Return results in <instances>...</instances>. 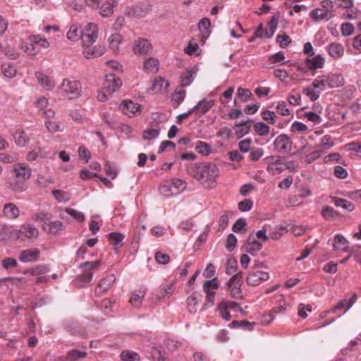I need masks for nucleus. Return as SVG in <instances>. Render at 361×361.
Masks as SVG:
<instances>
[{
  "mask_svg": "<svg viewBox=\"0 0 361 361\" xmlns=\"http://www.w3.org/2000/svg\"><path fill=\"white\" fill-rule=\"evenodd\" d=\"M109 240L111 244L116 247L121 244L122 241L125 238V235L123 233L117 232H111L109 234Z\"/></svg>",
  "mask_w": 361,
  "mask_h": 361,
  "instance_id": "59",
  "label": "nucleus"
},
{
  "mask_svg": "<svg viewBox=\"0 0 361 361\" xmlns=\"http://www.w3.org/2000/svg\"><path fill=\"white\" fill-rule=\"evenodd\" d=\"M16 68L11 63H4L1 66V73L8 78H12L16 75Z\"/></svg>",
  "mask_w": 361,
  "mask_h": 361,
  "instance_id": "50",
  "label": "nucleus"
},
{
  "mask_svg": "<svg viewBox=\"0 0 361 361\" xmlns=\"http://www.w3.org/2000/svg\"><path fill=\"white\" fill-rule=\"evenodd\" d=\"M121 359L123 361H139L140 356L139 355L133 351L130 350H123L121 353Z\"/></svg>",
  "mask_w": 361,
  "mask_h": 361,
  "instance_id": "57",
  "label": "nucleus"
},
{
  "mask_svg": "<svg viewBox=\"0 0 361 361\" xmlns=\"http://www.w3.org/2000/svg\"><path fill=\"white\" fill-rule=\"evenodd\" d=\"M237 96L242 102H245L250 99L252 93L248 89L239 87L237 90Z\"/></svg>",
  "mask_w": 361,
  "mask_h": 361,
  "instance_id": "60",
  "label": "nucleus"
},
{
  "mask_svg": "<svg viewBox=\"0 0 361 361\" xmlns=\"http://www.w3.org/2000/svg\"><path fill=\"white\" fill-rule=\"evenodd\" d=\"M315 87H312V85H309L305 87L302 90L304 94H305L307 97L310 99L311 101H316L320 95V92L319 91L315 90Z\"/></svg>",
  "mask_w": 361,
  "mask_h": 361,
  "instance_id": "56",
  "label": "nucleus"
},
{
  "mask_svg": "<svg viewBox=\"0 0 361 361\" xmlns=\"http://www.w3.org/2000/svg\"><path fill=\"white\" fill-rule=\"evenodd\" d=\"M169 84L164 78H159L155 79L151 87V90L153 93H159L163 91H166Z\"/></svg>",
  "mask_w": 361,
  "mask_h": 361,
  "instance_id": "34",
  "label": "nucleus"
},
{
  "mask_svg": "<svg viewBox=\"0 0 361 361\" xmlns=\"http://www.w3.org/2000/svg\"><path fill=\"white\" fill-rule=\"evenodd\" d=\"M44 123L47 129L50 133L60 132L64 128L63 125L59 121L46 120Z\"/></svg>",
  "mask_w": 361,
  "mask_h": 361,
  "instance_id": "46",
  "label": "nucleus"
},
{
  "mask_svg": "<svg viewBox=\"0 0 361 361\" xmlns=\"http://www.w3.org/2000/svg\"><path fill=\"white\" fill-rule=\"evenodd\" d=\"M276 42L281 47L286 48L287 47L290 43L291 42L290 37L286 35H279L276 36Z\"/></svg>",
  "mask_w": 361,
  "mask_h": 361,
  "instance_id": "61",
  "label": "nucleus"
},
{
  "mask_svg": "<svg viewBox=\"0 0 361 361\" xmlns=\"http://www.w3.org/2000/svg\"><path fill=\"white\" fill-rule=\"evenodd\" d=\"M160 134V128L157 122H151L149 126L142 133V139L150 142L159 137Z\"/></svg>",
  "mask_w": 361,
  "mask_h": 361,
  "instance_id": "15",
  "label": "nucleus"
},
{
  "mask_svg": "<svg viewBox=\"0 0 361 361\" xmlns=\"http://www.w3.org/2000/svg\"><path fill=\"white\" fill-rule=\"evenodd\" d=\"M196 71L193 69L186 70L180 76V82L181 87H188L193 82L196 77Z\"/></svg>",
  "mask_w": 361,
  "mask_h": 361,
  "instance_id": "28",
  "label": "nucleus"
},
{
  "mask_svg": "<svg viewBox=\"0 0 361 361\" xmlns=\"http://www.w3.org/2000/svg\"><path fill=\"white\" fill-rule=\"evenodd\" d=\"M243 280V274L239 272L233 276L228 282V288L231 298L234 299H240L243 298L241 291V284Z\"/></svg>",
  "mask_w": 361,
  "mask_h": 361,
  "instance_id": "9",
  "label": "nucleus"
},
{
  "mask_svg": "<svg viewBox=\"0 0 361 361\" xmlns=\"http://www.w3.org/2000/svg\"><path fill=\"white\" fill-rule=\"evenodd\" d=\"M275 299L276 300V306L272 309L273 313H283L288 305L286 301L283 300V297L282 295H275Z\"/></svg>",
  "mask_w": 361,
  "mask_h": 361,
  "instance_id": "48",
  "label": "nucleus"
},
{
  "mask_svg": "<svg viewBox=\"0 0 361 361\" xmlns=\"http://www.w3.org/2000/svg\"><path fill=\"white\" fill-rule=\"evenodd\" d=\"M105 48L103 46H96L92 48L87 47L83 51V55L86 59L97 58L102 56Z\"/></svg>",
  "mask_w": 361,
  "mask_h": 361,
  "instance_id": "24",
  "label": "nucleus"
},
{
  "mask_svg": "<svg viewBox=\"0 0 361 361\" xmlns=\"http://www.w3.org/2000/svg\"><path fill=\"white\" fill-rule=\"evenodd\" d=\"M348 240L341 235L336 234L334 238V243L333 244L335 250H341L344 252H348L349 248L348 246Z\"/></svg>",
  "mask_w": 361,
  "mask_h": 361,
  "instance_id": "36",
  "label": "nucleus"
},
{
  "mask_svg": "<svg viewBox=\"0 0 361 361\" xmlns=\"http://www.w3.org/2000/svg\"><path fill=\"white\" fill-rule=\"evenodd\" d=\"M14 140L18 147H23L28 144L30 137L25 131L19 130L15 133Z\"/></svg>",
  "mask_w": 361,
  "mask_h": 361,
  "instance_id": "38",
  "label": "nucleus"
},
{
  "mask_svg": "<svg viewBox=\"0 0 361 361\" xmlns=\"http://www.w3.org/2000/svg\"><path fill=\"white\" fill-rule=\"evenodd\" d=\"M268 240L269 237L267 235L266 229H262L257 232L252 231L248 235L245 245V250L246 252L255 256L261 250L262 245L268 241Z\"/></svg>",
  "mask_w": 361,
  "mask_h": 361,
  "instance_id": "3",
  "label": "nucleus"
},
{
  "mask_svg": "<svg viewBox=\"0 0 361 361\" xmlns=\"http://www.w3.org/2000/svg\"><path fill=\"white\" fill-rule=\"evenodd\" d=\"M195 149L198 154L202 156L207 157L212 153L211 145L203 141H197Z\"/></svg>",
  "mask_w": 361,
  "mask_h": 361,
  "instance_id": "45",
  "label": "nucleus"
},
{
  "mask_svg": "<svg viewBox=\"0 0 361 361\" xmlns=\"http://www.w3.org/2000/svg\"><path fill=\"white\" fill-rule=\"evenodd\" d=\"M311 18L315 21H320L323 20H328L331 16L328 11H324L320 8H315L310 12Z\"/></svg>",
  "mask_w": 361,
  "mask_h": 361,
  "instance_id": "44",
  "label": "nucleus"
},
{
  "mask_svg": "<svg viewBox=\"0 0 361 361\" xmlns=\"http://www.w3.org/2000/svg\"><path fill=\"white\" fill-rule=\"evenodd\" d=\"M109 47L114 52L118 51L123 41L122 36L118 33L112 34L108 39Z\"/></svg>",
  "mask_w": 361,
  "mask_h": 361,
  "instance_id": "43",
  "label": "nucleus"
},
{
  "mask_svg": "<svg viewBox=\"0 0 361 361\" xmlns=\"http://www.w3.org/2000/svg\"><path fill=\"white\" fill-rule=\"evenodd\" d=\"M5 216L10 219H17L20 215V210L14 203H7L4 207Z\"/></svg>",
  "mask_w": 361,
  "mask_h": 361,
  "instance_id": "30",
  "label": "nucleus"
},
{
  "mask_svg": "<svg viewBox=\"0 0 361 361\" xmlns=\"http://www.w3.org/2000/svg\"><path fill=\"white\" fill-rule=\"evenodd\" d=\"M36 78H37L38 82L47 90H51L54 86V80L51 78L42 73H37Z\"/></svg>",
  "mask_w": 361,
  "mask_h": 361,
  "instance_id": "35",
  "label": "nucleus"
},
{
  "mask_svg": "<svg viewBox=\"0 0 361 361\" xmlns=\"http://www.w3.org/2000/svg\"><path fill=\"white\" fill-rule=\"evenodd\" d=\"M328 52L329 55L334 59H339L344 54V48L339 43H331L328 47Z\"/></svg>",
  "mask_w": 361,
  "mask_h": 361,
  "instance_id": "33",
  "label": "nucleus"
},
{
  "mask_svg": "<svg viewBox=\"0 0 361 361\" xmlns=\"http://www.w3.org/2000/svg\"><path fill=\"white\" fill-rule=\"evenodd\" d=\"M11 174L13 180L10 183L11 188L18 192H22L26 190L25 182L28 180L32 176V169L25 162H18L13 165Z\"/></svg>",
  "mask_w": 361,
  "mask_h": 361,
  "instance_id": "2",
  "label": "nucleus"
},
{
  "mask_svg": "<svg viewBox=\"0 0 361 361\" xmlns=\"http://www.w3.org/2000/svg\"><path fill=\"white\" fill-rule=\"evenodd\" d=\"M30 42H34L35 47L39 46L44 49L48 48L50 45L48 40L39 35H34L30 36Z\"/></svg>",
  "mask_w": 361,
  "mask_h": 361,
  "instance_id": "51",
  "label": "nucleus"
},
{
  "mask_svg": "<svg viewBox=\"0 0 361 361\" xmlns=\"http://www.w3.org/2000/svg\"><path fill=\"white\" fill-rule=\"evenodd\" d=\"M324 59L318 54L313 58H307L305 59V64L310 70L322 68L324 64Z\"/></svg>",
  "mask_w": 361,
  "mask_h": 361,
  "instance_id": "27",
  "label": "nucleus"
},
{
  "mask_svg": "<svg viewBox=\"0 0 361 361\" xmlns=\"http://www.w3.org/2000/svg\"><path fill=\"white\" fill-rule=\"evenodd\" d=\"M119 108L128 117H133L140 112V106L132 101H123L120 104Z\"/></svg>",
  "mask_w": 361,
  "mask_h": 361,
  "instance_id": "14",
  "label": "nucleus"
},
{
  "mask_svg": "<svg viewBox=\"0 0 361 361\" xmlns=\"http://www.w3.org/2000/svg\"><path fill=\"white\" fill-rule=\"evenodd\" d=\"M82 30L78 23L71 25L66 33L67 39L72 42H76L81 39Z\"/></svg>",
  "mask_w": 361,
  "mask_h": 361,
  "instance_id": "23",
  "label": "nucleus"
},
{
  "mask_svg": "<svg viewBox=\"0 0 361 361\" xmlns=\"http://www.w3.org/2000/svg\"><path fill=\"white\" fill-rule=\"evenodd\" d=\"M218 279L216 277L206 281L203 284V290L206 293V302L202 310H204L207 307L214 305L216 291L218 289Z\"/></svg>",
  "mask_w": 361,
  "mask_h": 361,
  "instance_id": "7",
  "label": "nucleus"
},
{
  "mask_svg": "<svg viewBox=\"0 0 361 361\" xmlns=\"http://www.w3.org/2000/svg\"><path fill=\"white\" fill-rule=\"evenodd\" d=\"M151 355L152 361H169L157 347H152Z\"/></svg>",
  "mask_w": 361,
  "mask_h": 361,
  "instance_id": "64",
  "label": "nucleus"
},
{
  "mask_svg": "<svg viewBox=\"0 0 361 361\" xmlns=\"http://www.w3.org/2000/svg\"><path fill=\"white\" fill-rule=\"evenodd\" d=\"M147 12L148 7L147 6L144 4H137L128 8L126 14L135 18H142L144 17Z\"/></svg>",
  "mask_w": 361,
  "mask_h": 361,
  "instance_id": "21",
  "label": "nucleus"
},
{
  "mask_svg": "<svg viewBox=\"0 0 361 361\" xmlns=\"http://www.w3.org/2000/svg\"><path fill=\"white\" fill-rule=\"evenodd\" d=\"M98 37L97 25L94 23H87L82 29V44L83 47H90L96 42Z\"/></svg>",
  "mask_w": 361,
  "mask_h": 361,
  "instance_id": "8",
  "label": "nucleus"
},
{
  "mask_svg": "<svg viewBox=\"0 0 361 361\" xmlns=\"http://www.w3.org/2000/svg\"><path fill=\"white\" fill-rule=\"evenodd\" d=\"M11 236L14 237V230L6 224H0V241L6 240Z\"/></svg>",
  "mask_w": 361,
  "mask_h": 361,
  "instance_id": "52",
  "label": "nucleus"
},
{
  "mask_svg": "<svg viewBox=\"0 0 361 361\" xmlns=\"http://www.w3.org/2000/svg\"><path fill=\"white\" fill-rule=\"evenodd\" d=\"M133 49L136 55L144 56L150 52L152 45L149 40L139 38L134 42Z\"/></svg>",
  "mask_w": 361,
  "mask_h": 361,
  "instance_id": "13",
  "label": "nucleus"
},
{
  "mask_svg": "<svg viewBox=\"0 0 361 361\" xmlns=\"http://www.w3.org/2000/svg\"><path fill=\"white\" fill-rule=\"evenodd\" d=\"M37 235L38 229L32 224H23L19 229L14 230V237L22 240L37 237Z\"/></svg>",
  "mask_w": 361,
  "mask_h": 361,
  "instance_id": "10",
  "label": "nucleus"
},
{
  "mask_svg": "<svg viewBox=\"0 0 361 361\" xmlns=\"http://www.w3.org/2000/svg\"><path fill=\"white\" fill-rule=\"evenodd\" d=\"M214 105V100H206L202 99L192 109L193 112L196 111V114L201 116L208 112Z\"/></svg>",
  "mask_w": 361,
  "mask_h": 361,
  "instance_id": "19",
  "label": "nucleus"
},
{
  "mask_svg": "<svg viewBox=\"0 0 361 361\" xmlns=\"http://www.w3.org/2000/svg\"><path fill=\"white\" fill-rule=\"evenodd\" d=\"M202 295L198 292H195L190 297H188V308L190 312H197L198 304L202 300Z\"/></svg>",
  "mask_w": 361,
  "mask_h": 361,
  "instance_id": "26",
  "label": "nucleus"
},
{
  "mask_svg": "<svg viewBox=\"0 0 361 361\" xmlns=\"http://www.w3.org/2000/svg\"><path fill=\"white\" fill-rule=\"evenodd\" d=\"M231 328H241L245 330H252L253 328V324L247 321H236L233 320L229 324Z\"/></svg>",
  "mask_w": 361,
  "mask_h": 361,
  "instance_id": "58",
  "label": "nucleus"
},
{
  "mask_svg": "<svg viewBox=\"0 0 361 361\" xmlns=\"http://www.w3.org/2000/svg\"><path fill=\"white\" fill-rule=\"evenodd\" d=\"M186 92L184 90H176L172 95V104L174 107H178L185 99Z\"/></svg>",
  "mask_w": 361,
  "mask_h": 361,
  "instance_id": "49",
  "label": "nucleus"
},
{
  "mask_svg": "<svg viewBox=\"0 0 361 361\" xmlns=\"http://www.w3.org/2000/svg\"><path fill=\"white\" fill-rule=\"evenodd\" d=\"M145 295L146 291L144 289H138L133 292L129 300L131 306L135 309L140 308Z\"/></svg>",
  "mask_w": 361,
  "mask_h": 361,
  "instance_id": "20",
  "label": "nucleus"
},
{
  "mask_svg": "<svg viewBox=\"0 0 361 361\" xmlns=\"http://www.w3.org/2000/svg\"><path fill=\"white\" fill-rule=\"evenodd\" d=\"M322 214L327 221H331L338 216V212L329 206H325L323 207Z\"/></svg>",
  "mask_w": 361,
  "mask_h": 361,
  "instance_id": "55",
  "label": "nucleus"
},
{
  "mask_svg": "<svg viewBox=\"0 0 361 361\" xmlns=\"http://www.w3.org/2000/svg\"><path fill=\"white\" fill-rule=\"evenodd\" d=\"M116 281V276L114 274H109L103 278L98 283V288L101 292H105L109 290Z\"/></svg>",
  "mask_w": 361,
  "mask_h": 361,
  "instance_id": "37",
  "label": "nucleus"
},
{
  "mask_svg": "<svg viewBox=\"0 0 361 361\" xmlns=\"http://www.w3.org/2000/svg\"><path fill=\"white\" fill-rule=\"evenodd\" d=\"M254 129L259 135L263 136L269 133V127L262 122H258L254 125Z\"/></svg>",
  "mask_w": 361,
  "mask_h": 361,
  "instance_id": "63",
  "label": "nucleus"
},
{
  "mask_svg": "<svg viewBox=\"0 0 361 361\" xmlns=\"http://www.w3.org/2000/svg\"><path fill=\"white\" fill-rule=\"evenodd\" d=\"M104 85L115 92L121 87L122 82L114 73H110L106 74Z\"/></svg>",
  "mask_w": 361,
  "mask_h": 361,
  "instance_id": "16",
  "label": "nucleus"
},
{
  "mask_svg": "<svg viewBox=\"0 0 361 361\" xmlns=\"http://www.w3.org/2000/svg\"><path fill=\"white\" fill-rule=\"evenodd\" d=\"M326 76L327 85L331 88L341 87L344 83V78L341 74H330Z\"/></svg>",
  "mask_w": 361,
  "mask_h": 361,
  "instance_id": "32",
  "label": "nucleus"
},
{
  "mask_svg": "<svg viewBox=\"0 0 361 361\" xmlns=\"http://www.w3.org/2000/svg\"><path fill=\"white\" fill-rule=\"evenodd\" d=\"M267 27H269L271 28V20H269L267 22V26L266 27H263L262 23H260L255 32V37L258 38H269L271 35H269V31L267 30Z\"/></svg>",
  "mask_w": 361,
  "mask_h": 361,
  "instance_id": "53",
  "label": "nucleus"
},
{
  "mask_svg": "<svg viewBox=\"0 0 361 361\" xmlns=\"http://www.w3.org/2000/svg\"><path fill=\"white\" fill-rule=\"evenodd\" d=\"M87 356V353L78 350H72L68 353L66 360L68 361H78Z\"/></svg>",
  "mask_w": 361,
  "mask_h": 361,
  "instance_id": "54",
  "label": "nucleus"
},
{
  "mask_svg": "<svg viewBox=\"0 0 361 361\" xmlns=\"http://www.w3.org/2000/svg\"><path fill=\"white\" fill-rule=\"evenodd\" d=\"M334 145V142L333 141L331 136L326 135L322 138L320 143L317 145L316 147L324 153L331 149Z\"/></svg>",
  "mask_w": 361,
  "mask_h": 361,
  "instance_id": "40",
  "label": "nucleus"
},
{
  "mask_svg": "<svg viewBox=\"0 0 361 361\" xmlns=\"http://www.w3.org/2000/svg\"><path fill=\"white\" fill-rule=\"evenodd\" d=\"M116 6L117 2L115 1L103 4L100 8V15L103 17H109L113 14V8Z\"/></svg>",
  "mask_w": 361,
  "mask_h": 361,
  "instance_id": "47",
  "label": "nucleus"
},
{
  "mask_svg": "<svg viewBox=\"0 0 361 361\" xmlns=\"http://www.w3.org/2000/svg\"><path fill=\"white\" fill-rule=\"evenodd\" d=\"M21 49L28 55L34 56L38 54L39 50L34 42H30V37L26 41H23L20 45Z\"/></svg>",
  "mask_w": 361,
  "mask_h": 361,
  "instance_id": "39",
  "label": "nucleus"
},
{
  "mask_svg": "<svg viewBox=\"0 0 361 361\" xmlns=\"http://www.w3.org/2000/svg\"><path fill=\"white\" fill-rule=\"evenodd\" d=\"M275 149L280 153H288L291 150V139L285 134L279 135L274 140Z\"/></svg>",
  "mask_w": 361,
  "mask_h": 361,
  "instance_id": "12",
  "label": "nucleus"
},
{
  "mask_svg": "<svg viewBox=\"0 0 361 361\" xmlns=\"http://www.w3.org/2000/svg\"><path fill=\"white\" fill-rule=\"evenodd\" d=\"M35 105L38 109L39 111L42 113V115L47 118H53L55 115V111L51 109H47L48 106V99L46 97L39 98Z\"/></svg>",
  "mask_w": 361,
  "mask_h": 361,
  "instance_id": "18",
  "label": "nucleus"
},
{
  "mask_svg": "<svg viewBox=\"0 0 361 361\" xmlns=\"http://www.w3.org/2000/svg\"><path fill=\"white\" fill-rule=\"evenodd\" d=\"M49 157V153L42 148L36 147L33 150L29 152L26 155V160L33 161L37 159H46Z\"/></svg>",
  "mask_w": 361,
  "mask_h": 361,
  "instance_id": "31",
  "label": "nucleus"
},
{
  "mask_svg": "<svg viewBox=\"0 0 361 361\" xmlns=\"http://www.w3.org/2000/svg\"><path fill=\"white\" fill-rule=\"evenodd\" d=\"M101 260L94 262L87 261L79 266V268L83 269L82 274L79 275L76 279V282L80 286H85L86 284L91 283L93 278V271L102 264Z\"/></svg>",
  "mask_w": 361,
  "mask_h": 361,
  "instance_id": "5",
  "label": "nucleus"
},
{
  "mask_svg": "<svg viewBox=\"0 0 361 361\" xmlns=\"http://www.w3.org/2000/svg\"><path fill=\"white\" fill-rule=\"evenodd\" d=\"M269 276L267 272L257 271L250 274L247 277V283L251 286H257L262 281L269 279Z\"/></svg>",
  "mask_w": 361,
  "mask_h": 361,
  "instance_id": "17",
  "label": "nucleus"
},
{
  "mask_svg": "<svg viewBox=\"0 0 361 361\" xmlns=\"http://www.w3.org/2000/svg\"><path fill=\"white\" fill-rule=\"evenodd\" d=\"M59 88L63 93L70 99L78 98L82 92L81 83L78 80L63 79Z\"/></svg>",
  "mask_w": 361,
  "mask_h": 361,
  "instance_id": "6",
  "label": "nucleus"
},
{
  "mask_svg": "<svg viewBox=\"0 0 361 361\" xmlns=\"http://www.w3.org/2000/svg\"><path fill=\"white\" fill-rule=\"evenodd\" d=\"M159 62L157 59L150 57L144 61L143 68L147 73L154 74L159 71Z\"/></svg>",
  "mask_w": 361,
  "mask_h": 361,
  "instance_id": "29",
  "label": "nucleus"
},
{
  "mask_svg": "<svg viewBox=\"0 0 361 361\" xmlns=\"http://www.w3.org/2000/svg\"><path fill=\"white\" fill-rule=\"evenodd\" d=\"M39 256V251L37 249H27L20 252L19 260L22 262H35Z\"/></svg>",
  "mask_w": 361,
  "mask_h": 361,
  "instance_id": "22",
  "label": "nucleus"
},
{
  "mask_svg": "<svg viewBox=\"0 0 361 361\" xmlns=\"http://www.w3.org/2000/svg\"><path fill=\"white\" fill-rule=\"evenodd\" d=\"M51 193L55 200L60 203H66L71 197L70 192L62 190H53Z\"/></svg>",
  "mask_w": 361,
  "mask_h": 361,
  "instance_id": "41",
  "label": "nucleus"
},
{
  "mask_svg": "<svg viewBox=\"0 0 361 361\" xmlns=\"http://www.w3.org/2000/svg\"><path fill=\"white\" fill-rule=\"evenodd\" d=\"M186 187V184L179 178H172L164 180L159 188L160 194L166 197L180 194Z\"/></svg>",
  "mask_w": 361,
  "mask_h": 361,
  "instance_id": "4",
  "label": "nucleus"
},
{
  "mask_svg": "<svg viewBox=\"0 0 361 361\" xmlns=\"http://www.w3.org/2000/svg\"><path fill=\"white\" fill-rule=\"evenodd\" d=\"M298 154L304 157V161L307 164H311L318 159L323 153L316 147L313 149L310 145H306L302 146L299 150Z\"/></svg>",
  "mask_w": 361,
  "mask_h": 361,
  "instance_id": "11",
  "label": "nucleus"
},
{
  "mask_svg": "<svg viewBox=\"0 0 361 361\" xmlns=\"http://www.w3.org/2000/svg\"><path fill=\"white\" fill-rule=\"evenodd\" d=\"M332 200L336 207H341L348 212H351L355 209L354 204L345 199L334 197Z\"/></svg>",
  "mask_w": 361,
  "mask_h": 361,
  "instance_id": "42",
  "label": "nucleus"
},
{
  "mask_svg": "<svg viewBox=\"0 0 361 361\" xmlns=\"http://www.w3.org/2000/svg\"><path fill=\"white\" fill-rule=\"evenodd\" d=\"M188 173L204 188H214L219 174L217 166L212 162L190 164L187 166Z\"/></svg>",
  "mask_w": 361,
  "mask_h": 361,
  "instance_id": "1",
  "label": "nucleus"
},
{
  "mask_svg": "<svg viewBox=\"0 0 361 361\" xmlns=\"http://www.w3.org/2000/svg\"><path fill=\"white\" fill-rule=\"evenodd\" d=\"M47 226L49 232L53 234H56L63 229V224L59 221H51Z\"/></svg>",
  "mask_w": 361,
  "mask_h": 361,
  "instance_id": "62",
  "label": "nucleus"
},
{
  "mask_svg": "<svg viewBox=\"0 0 361 361\" xmlns=\"http://www.w3.org/2000/svg\"><path fill=\"white\" fill-rule=\"evenodd\" d=\"M251 119L241 121L238 123H235L234 126L235 133L238 137H242L250 132V126L248 123L251 121Z\"/></svg>",
  "mask_w": 361,
  "mask_h": 361,
  "instance_id": "25",
  "label": "nucleus"
}]
</instances>
